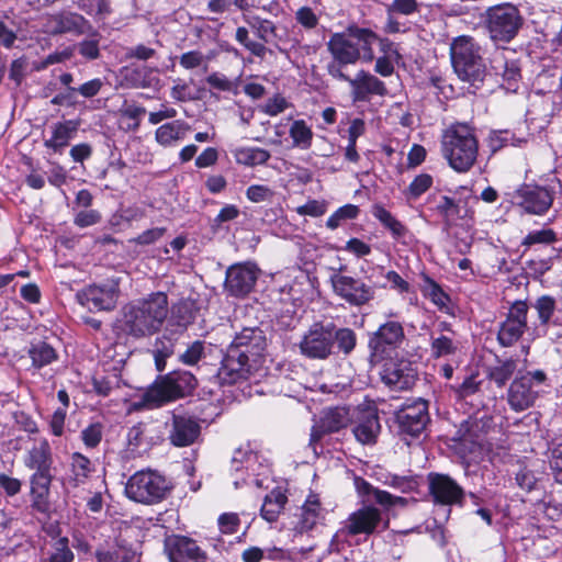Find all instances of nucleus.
Returning <instances> with one entry per match:
<instances>
[{"label": "nucleus", "mask_w": 562, "mask_h": 562, "mask_svg": "<svg viewBox=\"0 0 562 562\" xmlns=\"http://www.w3.org/2000/svg\"><path fill=\"white\" fill-rule=\"evenodd\" d=\"M379 37L369 29L349 26L345 32L330 35L326 46L331 60L326 65L327 74L336 79H348L345 69L357 64L361 57L373 59L372 45Z\"/></svg>", "instance_id": "nucleus-1"}, {"label": "nucleus", "mask_w": 562, "mask_h": 562, "mask_svg": "<svg viewBox=\"0 0 562 562\" xmlns=\"http://www.w3.org/2000/svg\"><path fill=\"white\" fill-rule=\"evenodd\" d=\"M168 315V297L156 292L148 297L125 305L116 321V327L127 336L144 338L157 333Z\"/></svg>", "instance_id": "nucleus-2"}, {"label": "nucleus", "mask_w": 562, "mask_h": 562, "mask_svg": "<svg viewBox=\"0 0 562 562\" xmlns=\"http://www.w3.org/2000/svg\"><path fill=\"white\" fill-rule=\"evenodd\" d=\"M440 150L450 168L459 173L468 172L479 155V140L474 128L463 123L450 125L442 133Z\"/></svg>", "instance_id": "nucleus-3"}, {"label": "nucleus", "mask_w": 562, "mask_h": 562, "mask_svg": "<svg viewBox=\"0 0 562 562\" xmlns=\"http://www.w3.org/2000/svg\"><path fill=\"white\" fill-rule=\"evenodd\" d=\"M450 54L458 77L477 89L486 76V66L480 55V47L471 37L460 36L452 42Z\"/></svg>", "instance_id": "nucleus-4"}, {"label": "nucleus", "mask_w": 562, "mask_h": 562, "mask_svg": "<svg viewBox=\"0 0 562 562\" xmlns=\"http://www.w3.org/2000/svg\"><path fill=\"white\" fill-rule=\"evenodd\" d=\"M196 386L195 376L189 371H175L156 380L142 396L140 405L159 407L190 394Z\"/></svg>", "instance_id": "nucleus-5"}, {"label": "nucleus", "mask_w": 562, "mask_h": 562, "mask_svg": "<svg viewBox=\"0 0 562 562\" xmlns=\"http://www.w3.org/2000/svg\"><path fill=\"white\" fill-rule=\"evenodd\" d=\"M169 488V482L157 471L140 470L128 479L125 493L137 503L153 504L161 501Z\"/></svg>", "instance_id": "nucleus-6"}, {"label": "nucleus", "mask_w": 562, "mask_h": 562, "mask_svg": "<svg viewBox=\"0 0 562 562\" xmlns=\"http://www.w3.org/2000/svg\"><path fill=\"white\" fill-rule=\"evenodd\" d=\"M546 381L543 371L537 370L517 376L507 393L509 406L516 412H522L533 405L539 394V386Z\"/></svg>", "instance_id": "nucleus-7"}, {"label": "nucleus", "mask_w": 562, "mask_h": 562, "mask_svg": "<svg viewBox=\"0 0 562 562\" xmlns=\"http://www.w3.org/2000/svg\"><path fill=\"white\" fill-rule=\"evenodd\" d=\"M522 25V18L515 5L504 4L487 11V27L493 40L510 41Z\"/></svg>", "instance_id": "nucleus-8"}, {"label": "nucleus", "mask_w": 562, "mask_h": 562, "mask_svg": "<svg viewBox=\"0 0 562 562\" xmlns=\"http://www.w3.org/2000/svg\"><path fill=\"white\" fill-rule=\"evenodd\" d=\"M258 363L252 362L249 355L241 353L236 348H228L216 376L221 384H235L247 380Z\"/></svg>", "instance_id": "nucleus-9"}, {"label": "nucleus", "mask_w": 562, "mask_h": 562, "mask_svg": "<svg viewBox=\"0 0 562 562\" xmlns=\"http://www.w3.org/2000/svg\"><path fill=\"white\" fill-rule=\"evenodd\" d=\"M299 349L308 359L325 360L329 358L333 353L329 323L313 324L302 336Z\"/></svg>", "instance_id": "nucleus-10"}, {"label": "nucleus", "mask_w": 562, "mask_h": 562, "mask_svg": "<svg viewBox=\"0 0 562 562\" xmlns=\"http://www.w3.org/2000/svg\"><path fill=\"white\" fill-rule=\"evenodd\" d=\"M333 291L340 299L352 306H362L374 297V289L366 284L362 280L340 272H335L330 277Z\"/></svg>", "instance_id": "nucleus-11"}, {"label": "nucleus", "mask_w": 562, "mask_h": 562, "mask_svg": "<svg viewBox=\"0 0 562 562\" xmlns=\"http://www.w3.org/2000/svg\"><path fill=\"white\" fill-rule=\"evenodd\" d=\"M395 419L402 434L418 437L430 420L428 402L417 398L403 404L395 413Z\"/></svg>", "instance_id": "nucleus-12"}, {"label": "nucleus", "mask_w": 562, "mask_h": 562, "mask_svg": "<svg viewBox=\"0 0 562 562\" xmlns=\"http://www.w3.org/2000/svg\"><path fill=\"white\" fill-rule=\"evenodd\" d=\"M90 27L89 21L81 14L67 10L47 14L42 19V30L48 35L83 34Z\"/></svg>", "instance_id": "nucleus-13"}, {"label": "nucleus", "mask_w": 562, "mask_h": 562, "mask_svg": "<svg viewBox=\"0 0 562 562\" xmlns=\"http://www.w3.org/2000/svg\"><path fill=\"white\" fill-rule=\"evenodd\" d=\"M417 372L413 363L406 359H390L381 371V380L392 391L411 389L416 381Z\"/></svg>", "instance_id": "nucleus-14"}, {"label": "nucleus", "mask_w": 562, "mask_h": 562, "mask_svg": "<svg viewBox=\"0 0 562 562\" xmlns=\"http://www.w3.org/2000/svg\"><path fill=\"white\" fill-rule=\"evenodd\" d=\"M528 306L525 302H516L509 308L506 319L501 324L497 339L503 347L513 346L527 328Z\"/></svg>", "instance_id": "nucleus-15"}, {"label": "nucleus", "mask_w": 562, "mask_h": 562, "mask_svg": "<svg viewBox=\"0 0 562 562\" xmlns=\"http://www.w3.org/2000/svg\"><path fill=\"white\" fill-rule=\"evenodd\" d=\"M259 276V269L251 262L236 263L226 271L225 289L234 296L248 294Z\"/></svg>", "instance_id": "nucleus-16"}, {"label": "nucleus", "mask_w": 562, "mask_h": 562, "mask_svg": "<svg viewBox=\"0 0 562 562\" xmlns=\"http://www.w3.org/2000/svg\"><path fill=\"white\" fill-rule=\"evenodd\" d=\"M382 520L381 513L373 506H363L351 513L345 522V526L334 536L333 541L339 536V532L349 536L371 535Z\"/></svg>", "instance_id": "nucleus-17"}, {"label": "nucleus", "mask_w": 562, "mask_h": 562, "mask_svg": "<svg viewBox=\"0 0 562 562\" xmlns=\"http://www.w3.org/2000/svg\"><path fill=\"white\" fill-rule=\"evenodd\" d=\"M165 550L170 562H206V554L195 540L184 536L167 537Z\"/></svg>", "instance_id": "nucleus-18"}, {"label": "nucleus", "mask_w": 562, "mask_h": 562, "mask_svg": "<svg viewBox=\"0 0 562 562\" xmlns=\"http://www.w3.org/2000/svg\"><path fill=\"white\" fill-rule=\"evenodd\" d=\"M350 420L349 409L335 407L323 411L311 431V445H315L326 434L336 432L346 427Z\"/></svg>", "instance_id": "nucleus-19"}, {"label": "nucleus", "mask_w": 562, "mask_h": 562, "mask_svg": "<svg viewBox=\"0 0 562 562\" xmlns=\"http://www.w3.org/2000/svg\"><path fill=\"white\" fill-rule=\"evenodd\" d=\"M428 482L429 491L435 502L442 505H453L461 502L463 490L449 475L430 473Z\"/></svg>", "instance_id": "nucleus-20"}, {"label": "nucleus", "mask_w": 562, "mask_h": 562, "mask_svg": "<svg viewBox=\"0 0 562 562\" xmlns=\"http://www.w3.org/2000/svg\"><path fill=\"white\" fill-rule=\"evenodd\" d=\"M518 205L527 213L544 214L553 203V194L543 187H525L517 192Z\"/></svg>", "instance_id": "nucleus-21"}, {"label": "nucleus", "mask_w": 562, "mask_h": 562, "mask_svg": "<svg viewBox=\"0 0 562 562\" xmlns=\"http://www.w3.org/2000/svg\"><path fill=\"white\" fill-rule=\"evenodd\" d=\"M351 87V93L355 101H366L369 95H385L387 93L386 87L375 76L368 71L360 70L355 78L341 79Z\"/></svg>", "instance_id": "nucleus-22"}, {"label": "nucleus", "mask_w": 562, "mask_h": 562, "mask_svg": "<svg viewBox=\"0 0 562 562\" xmlns=\"http://www.w3.org/2000/svg\"><path fill=\"white\" fill-rule=\"evenodd\" d=\"M267 347V339L263 331L257 327L244 328L232 341L229 348H236L241 353L249 355L252 362L259 359Z\"/></svg>", "instance_id": "nucleus-23"}, {"label": "nucleus", "mask_w": 562, "mask_h": 562, "mask_svg": "<svg viewBox=\"0 0 562 562\" xmlns=\"http://www.w3.org/2000/svg\"><path fill=\"white\" fill-rule=\"evenodd\" d=\"M200 430L201 427L194 418L173 414L169 440L175 447H188L198 439Z\"/></svg>", "instance_id": "nucleus-24"}, {"label": "nucleus", "mask_w": 562, "mask_h": 562, "mask_svg": "<svg viewBox=\"0 0 562 562\" xmlns=\"http://www.w3.org/2000/svg\"><path fill=\"white\" fill-rule=\"evenodd\" d=\"M405 339L404 328L401 323L390 321L382 324L370 339V347L374 352H383L385 347L397 348Z\"/></svg>", "instance_id": "nucleus-25"}, {"label": "nucleus", "mask_w": 562, "mask_h": 562, "mask_svg": "<svg viewBox=\"0 0 562 562\" xmlns=\"http://www.w3.org/2000/svg\"><path fill=\"white\" fill-rule=\"evenodd\" d=\"M378 413L374 408L361 411L356 420L352 432L356 439L363 445L374 443L380 432Z\"/></svg>", "instance_id": "nucleus-26"}, {"label": "nucleus", "mask_w": 562, "mask_h": 562, "mask_svg": "<svg viewBox=\"0 0 562 562\" xmlns=\"http://www.w3.org/2000/svg\"><path fill=\"white\" fill-rule=\"evenodd\" d=\"M87 302L98 311H111L119 299V289L115 284L90 285L85 292Z\"/></svg>", "instance_id": "nucleus-27"}, {"label": "nucleus", "mask_w": 562, "mask_h": 562, "mask_svg": "<svg viewBox=\"0 0 562 562\" xmlns=\"http://www.w3.org/2000/svg\"><path fill=\"white\" fill-rule=\"evenodd\" d=\"M53 480L52 470L34 471L31 475L32 506L38 512H45L48 507L47 496Z\"/></svg>", "instance_id": "nucleus-28"}, {"label": "nucleus", "mask_w": 562, "mask_h": 562, "mask_svg": "<svg viewBox=\"0 0 562 562\" xmlns=\"http://www.w3.org/2000/svg\"><path fill=\"white\" fill-rule=\"evenodd\" d=\"M23 463L27 469L34 471L52 470L53 454L49 442L46 439L35 441L24 454Z\"/></svg>", "instance_id": "nucleus-29"}, {"label": "nucleus", "mask_w": 562, "mask_h": 562, "mask_svg": "<svg viewBox=\"0 0 562 562\" xmlns=\"http://www.w3.org/2000/svg\"><path fill=\"white\" fill-rule=\"evenodd\" d=\"M244 20L263 43H272L277 47H280L279 45L284 43L285 35L279 33V27L274 22L258 15L250 16L246 14L244 15ZM279 49L281 50V48Z\"/></svg>", "instance_id": "nucleus-30"}, {"label": "nucleus", "mask_w": 562, "mask_h": 562, "mask_svg": "<svg viewBox=\"0 0 562 562\" xmlns=\"http://www.w3.org/2000/svg\"><path fill=\"white\" fill-rule=\"evenodd\" d=\"M153 431L154 430L150 426L142 423L131 427L126 437L128 450L133 453H139L148 450L157 440L160 439L159 436H151Z\"/></svg>", "instance_id": "nucleus-31"}, {"label": "nucleus", "mask_w": 562, "mask_h": 562, "mask_svg": "<svg viewBox=\"0 0 562 562\" xmlns=\"http://www.w3.org/2000/svg\"><path fill=\"white\" fill-rule=\"evenodd\" d=\"M324 519V510L318 498L311 495L303 504L295 528L300 532L312 530L318 522Z\"/></svg>", "instance_id": "nucleus-32"}, {"label": "nucleus", "mask_w": 562, "mask_h": 562, "mask_svg": "<svg viewBox=\"0 0 562 562\" xmlns=\"http://www.w3.org/2000/svg\"><path fill=\"white\" fill-rule=\"evenodd\" d=\"M189 131L190 125L188 123L181 120H177L159 126L156 130L155 138L161 146H173L179 140L183 139Z\"/></svg>", "instance_id": "nucleus-33"}, {"label": "nucleus", "mask_w": 562, "mask_h": 562, "mask_svg": "<svg viewBox=\"0 0 562 562\" xmlns=\"http://www.w3.org/2000/svg\"><path fill=\"white\" fill-rule=\"evenodd\" d=\"M355 484H356L357 491L360 494H372L375 502L386 509H391V508L397 507V506L404 507L407 504L406 498L400 497V496H394L386 491L375 488L362 479L357 477L355 481Z\"/></svg>", "instance_id": "nucleus-34"}, {"label": "nucleus", "mask_w": 562, "mask_h": 562, "mask_svg": "<svg viewBox=\"0 0 562 562\" xmlns=\"http://www.w3.org/2000/svg\"><path fill=\"white\" fill-rule=\"evenodd\" d=\"M78 128V124L74 121H65L56 123L53 126L52 137L46 139L44 145L55 151L66 147L74 137Z\"/></svg>", "instance_id": "nucleus-35"}, {"label": "nucleus", "mask_w": 562, "mask_h": 562, "mask_svg": "<svg viewBox=\"0 0 562 562\" xmlns=\"http://www.w3.org/2000/svg\"><path fill=\"white\" fill-rule=\"evenodd\" d=\"M288 502L285 493L279 488L272 490L266 495L260 513L261 517L268 522H274L284 509Z\"/></svg>", "instance_id": "nucleus-36"}, {"label": "nucleus", "mask_w": 562, "mask_h": 562, "mask_svg": "<svg viewBox=\"0 0 562 562\" xmlns=\"http://www.w3.org/2000/svg\"><path fill=\"white\" fill-rule=\"evenodd\" d=\"M232 154L237 164L248 167L263 165L270 158V153L259 147H237Z\"/></svg>", "instance_id": "nucleus-37"}, {"label": "nucleus", "mask_w": 562, "mask_h": 562, "mask_svg": "<svg viewBox=\"0 0 562 562\" xmlns=\"http://www.w3.org/2000/svg\"><path fill=\"white\" fill-rule=\"evenodd\" d=\"M329 328L331 334V350L336 342L339 351L344 355H349L357 344L355 331L347 327L337 328L333 323H329Z\"/></svg>", "instance_id": "nucleus-38"}, {"label": "nucleus", "mask_w": 562, "mask_h": 562, "mask_svg": "<svg viewBox=\"0 0 562 562\" xmlns=\"http://www.w3.org/2000/svg\"><path fill=\"white\" fill-rule=\"evenodd\" d=\"M517 369V362L514 359L497 360V362L488 368L487 376L498 387H503L512 378Z\"/></svg>", "instance_id": "nucleus-39"}, {"label": "nucleus", "mask_w": 562, "mask_h": 562, "mask_svg": "<svg viewBox=\"0 0 562 562\" xmlns=\"http://www.w3.org/2000/svg\"><path fill=\"white\" fill-rule=\"evenodd\" d=\"M293 147L306 150L312 146L313 131L304 120H295L289 130Z\"/></svg>", "instance_id": "nucleus-40"}, {"label": "nucleus", "mask_w": 562, "mask_h": 562, "mask_svg": "<svg viewBox=\"0 0 562 562\" xmlns=\"http://www.w3.org/2000/svg\"><path fill=\"white\" fill-rule=\"evenodd\" d=\"M460 350V342L452 337L440 334L431 337L430 351L435 358L454 356Z\"/></svg>", "instance_id": "nucleus-41"}, {"label": "nucleus", "mask_w": 562, "mask_h": 562, "mask_svg": "<svg viewBox=\"0 0 562 562\" xmlns=\"http://www.w3.org/2000/svg\"><path fill=\"white\" fill-rule=\"evenodd\" d=\"M372 214L385 228L391 232L394 238H401L406 234V227L382 205H374L372 209Z\"/></svg>", "instance_id": "nucleus-42"}, {"label": "nucleus", "mask_w": 562, "mask_h": 562, "mask_svg": "<svg viewBox=\"0 0 562 562\" xmlns=\"http://www.w3.org/2000/svg\"><path fill=\"white\" fill-rule=\"evenodd\" d=\"M29 355L35 368H43L57 359L56 350L44 341L32 345Z\"/></svg>", "instance_id": "nucleus-43"}, {"label": "nucleus", "mask_w": 562, "mask_h": 562, "mask_svg": "<svg viewBox=\"0 0 562 562\" xmlns=\"http://www.w3.org/2000/svg\"><path fill=\"white\" fill-rule=\"evenodd\" d=\"M435 211L448 225L454 220L467 215V212L464 215H461L462 207L460 205V201H456L453 198L448 195L440 196Z\"/></svg>", "instance_id": "nucleus-44"}, {"label": "nucleus", "mask_w": 562, "mask_h": 562, "mask_svg": "<svg viewBox=\"0 0 562 562\" xmlns=\"http://www.w3.org/2000/svg\"><path fill=\"white\" fill-rule=\"evenodd\" d=\"M70 468L72 473V480L76 482V484L83 483L93 472V465L91 461L86 456L79 452H75L71 454Z\"/></svg>", "instance_id": "nucleus-45"}, {"label": "nucleus", "mask_w": 562, "mask_h": 562, "mask_svg": "<svg viewBox=\"0 0 562 562\" xmlns=\"http://www.w3.org/2000/svg\"><path fill=\"white\" fill-rule=\"evenodd\" d=\"M422 292L424 296L429 299L439 310L445 311L448 308L449 296L432 279L425 277Z\"/></svg>", "instance_id": "nucleus-46"}, {"label": "nucleus", "mask_w": 562, "mask_h": 562, "mask_svg": "<svg viewBox=\"0 0 562 562\" xmlns=\"http://www.w3.org/2000/svg\"><path fill=\"white\" fill-rule=\"evenodd\" d=\"M235 40L252 55L261 58L266 56L267 47L265 44L250 40L249 32L245 26L237 27Z\"/></svg>", "instance_id": "nucleus-47"}, {"label": "nucleus", "mask_w": 562, "mask_h": 562, "mask_svg": "<svg viewBox=\"0 0 562 562\" xmlns=\"http://www.w3.org/2000/svg\"><path fill=\"white\" fill-rule=\"evenodd\" d=\"M359 214V207L353 204H346L341 207H339L334 214H331L327 222L326 226L329 229H336L342 221L346 220H353Z\"/></svg>", "instance_id": "nucleus-48"}, {"label": "nucleus", "mask_w": 562, "mask_h": 562, "mask_svg": "<svg viewBox=\"0 0 562 562\" xmlns=\"http://www.w3.org/2000/svg\"><path fill=\"white\" fill-rule=\"evenodd\" d=\"M432 186V177L428 173H420L414 178L405 194L408 199H417Z\"/></svg>", "instance_id": "nucleus-49"}, {"label": "nucleus", "mask_w": 562, "mask_h": 562, "mask_svg": "<svg viewBox=\"0 0 562 562\" xmlns=\"http://www.w3.org/2000/svg\"><path fill=\"white\" fill-rule=\"evenodd\" d=\"M157 71L155 68H150L148 66H142L137 69H135L134 72V80L135 86L138 88H154L157 87L159 83V78L154 76V74Z\"/></svg>", "instance_id": "nucleus-50"}, {"label": "nucleus", "mask_w": 562, "mask_h": 562, "mask_svg": "<svg viewBox=\"0 0 562 562\" xmlns=\"http://www.w3.org/2000/svg\"><path fill=\"white\" fill-rule=\"evenodd\" d=\"M533 306L537 310L540 323L547 325L555 311V300L550 295H542Z\"/></svg>", "instance_id": "nucleus-51"}, {"label": "nucleus", "mask_w": 562, "mask_h": 562, "mask_svg": "<svg viewBox=\"0 0 562 562\" xmlns=\"http://www.w3.org/2000/svg\"><path fill=\"white\" fill-rule=\"evenodd\" d=\"M550 464L554 481L562 484V439L560 438L552 441Z\"/></svg>", "instance_id": "nucleus-52"}, {"label": "nucleus", "mask_w": 562, "mask_h": 562, "mask_svg": "<svg viewBox=\"0 0 562 562\" xmlns=\"http://www.w3.org/2000/svg\"><path fill=\"white\" fill-rule=\"evenodd\" d=\"M74 553L69 548L67 538H59L53 546V552L49 555V562H71Z\"/></svg>", "instance_id": "nucleus-53"}, {"label": "nucleus", "mask_w": 562, "mask_h": 562, "mask_svg": "<svg viewBox=\"0 0 562 562\" xmlns=\"http://www.w3.org/2000/svg\"><path fill=\"white\" fill-rule=\"evenodd\" d=\"M503 67V79L506 85V89L515 91L517 82L520 79V67L516 60L505 61Z\"/></svg>", "instance_id": "nucleus-54"}, {"label": "nucleus", "mask_w": 562, "mask_h": 562, "mask_svg": "<svg viewBox=\"0 0 562 562\" xmlns=\"http://www.w3.org/2000/svg\"><path fill=\"white\" fill-rule=\"evenodd\" d=\"M555 239L557 236L552 229H541L527 234L522 239L521 245L529 247L535 244H551L555 241Z\"/></svg>", "instance_id": "nucleus-55"}, {"label": "nucleus", "mask_w": 562, "mask_h": 562, "mask_svg": "<svg viewBox=\"0 0 562 562\" xmlns=\"http://www.w3.org/2000/svg\"><path fill=\"white\" fill-rule=\"evenodd\" d=\"M256 460V454L248 449L238 448L232 458V470L239 472L241 469H249V465Z\"/></svg>", "instance_id": "nucleus-56"}, {"label": "nucleus", "mask_w": 562, "mask_h": 562, "mask_svg": "<svg viewBox=\"0 0 562 562\" xmlns=\"http://www.w3.org/2000/svg\"><path fill=\"white\" fill-rule=\"evenodd\" d=\"M290 105L291 104L284 97L276 94L269 98L266 103L261 105L260 110L270 116H276L284 112Z\"/></svg>", "instance_id": "nucleus-57"}, {"label": "nucleus", "mask_w": 562, "mask_h": 562, "mask_svg": "<svg viewBox=\"0 0 562 562\" xmlns=\"http://www.w3.org/2000/svg\"><path fill=\"white\" fill-rule=\"evenodd\" d=\"M418 11V2L417 0H393L386 7L387 14H403L411 15Z\"/></svg>", "instance_id": "nucleus-58"}, {"label": "nucleus", "mask_w": 562, "mask_h": 562, "mask_svg": "<svg viewBox=\"0 0 562 562\" xmlns=\"http://www.w3.org/2000/svg\"><path fill=\"white\" fill-rule=\"evenodd\" d=\"M206 63L207 58L199 50H190L179 57V64L187 70L199 68Z\"/></svg>", "instance_id": "nucleus-59"}, {"label": "nucleus", "mask_w": 562, "mask_h": 562, "mask_svg": "<svg viewBox=\"0 0 562 562\" xmlns=\"http://www.w3.org/2000/svg\"><path fill=\"white\" fill-rule=\"evenodd\" d=\"M296 22L306 30H313L318 24V16L310 7H301L295 12Z\"/></svg>", "instance_id": "nucleus-60"}, {"label": "nucleus", "mask_w": 562, "mask_h": 562, "mask_svg": "<svg viewBox=\"0 0 562 562\" xmlns=\"http://www.w3.org/2000/svg\"><path fill=\"white\" fill-rule=\"evenodd\" d=\"M81 439L87 448L97 447L102 439V426L91 424L81 431Z\"/></svg>", "instance_id": "nucleus-61"}, {"label": "nucleus", "mask_w": 562, "mask_h": 562, "mask_svg": "<svg viewBox=\"0 0 562 562\" xmlns=\"http://www.w3.org/2000/svg\"><path fill=\"white\" fill-rule=\"evenodd\" d=\"M204 353V344L202 341L192 342L187 350L180 356L183 363L188 366L196 364Z\"/></svg>", "instance_id": "nucleus-62"}, {"label": "nucleus", "mask_w": 562, "mask_h": 562, "mask_svg": "<svg viewBox=\"0 0 562 562\" xmlns=\"http://www.w3.org/2000/svg\"><path fill=\"white\" fill-rule=\"evenodd\" d=\"M240 520L235 513H225L218 517V528L224 535H233L237 532Z\"/></svg>", "instance_id": "nucleus-63"}, {"label": "nucleus", "mask_w": 562, "mask_h": 562, "mask_svg": "<svg viewBox=\"0 0 562 562\" xmlns=\"http://www.w3.org/2000/svg\"><path fill=\"white\" fill-rule=\"evenodd\" d=\"M27 60L24 57L14 59L10 65L9 78L15 82L16 86H20L27 72Z\"/></svg>", "instance_id": "nucleus-64"}]
</instances>
